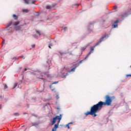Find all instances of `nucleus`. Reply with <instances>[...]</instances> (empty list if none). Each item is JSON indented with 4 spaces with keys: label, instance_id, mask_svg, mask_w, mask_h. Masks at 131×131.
Instances as JSON below:
<instances>
[{
    "label": "nucleus",
    "instance_id": "f257e3e1",
    "mask_svg": "<svg viewBox=\"0 0 131 131\" xmlns=\"http://www.w3.org/2000/svg\"><path fill=\"white\" fill-rule=\"evenodd\" d=\"M105 102L99 101L98 103L93 105L90 108V111H88L84 113V115L88 116V115H92L93 117H96L98 116L96 113L98 111L102 110L103 106H111L112 104V101L113 99H115V97H110L109 95L105 96Z\"/></svg>",
    "mask_w": 131,
    "mask_h": 131
},
{
    "label": "nucleus",
    "instance_id": "f03ea898",
    "mask_svg": "<svg viewBox=\"0 0 131 131\" xmlns=\"http://www.w3.org/2000/svg\"><path fill=\"white\" fill-rule=\"evenodd\" d=\"M57 119L58 120L57 124H55L56 123V121H57ZM61 119H62V115H60L59 116H56L55 117L53 118V120L52 121V125H54L55 124L54 127L52 128V131H57V129L59 127V123H60V121H61Z\"/></svg>",
    "mask_w": 131,
    "mask_h": 131
},
{
    "label": "nucleus",
    "instance_id": "7ed1b4c3",
    "mask_svg": "<svg viewBox=\"0 0 131 131\" xmlns=\"http://www.w3.org/2000/svg\"><path fill=\"white\" fill-rule=\"evenodd\" d=\"M107 35H108L107 34H105L104 36H103L102 37H101L99 40L98 41H97V43H95V45H94V48L95 47H97V46H99V45H100V43H101L103 40H104V38H106Z\"/></svg>",
    "mask_w": 131,
    "mask_h": 131
},
{
    "label": "nucleus",
    "instance_id": "20e7f679",
    "mask_svg": "<svg viewBox=\"0 0 131 131\" xmlns=\"http://www.w3.org/2000/svg\"><path fill=\"white\" fill-rule=\"evenodd\" d=\"M94 48H91V51L86 56V57L84 58V60H85L86 59H88V58H89L90 55H91V54H92V53H94Z\"/></svg>",
    "mask_w": 131,
    "mask_h": 131
},
{
    "label": "nucleus",
    "instance_id": "39448f33",
    "mask_svg": "<svg viewBox=\"0 0 131 131\" xmlns=\"http://www.w3.org/2000/svg\"><path fill=\"white\" fill-rule=\"evenodd\" d=\"M118 22H119L118 20H116L114 21V24L113 25L114 28H116V27H118V26L117 24H118Z\"/></svg>",
    "mask_w": 131,
    "mask_h": 131
},
{
    "label": "nucleus",
    "instance_id": "423d86ee",
    "mask_svg": "<svg viewBox=\"0 0 131 131\" xmlns=\"http://www.w3.org/2000/svg\"><path fill=\"white\" fill-rule=\"evenodd\" d=\"M127 15H131V6H130L129 9L127 12Z\"/></svg>",
    "mask_w": 131,
    "mask_h": 131
},
{
    "label": "nucleus",
    "instance_id": "0eeeda50",
    "mask_svg": "<svg viewBox=\"0 0 131 131\" xmlns=\"http://www.w3.org/2000/svg\"><path fill=\"white\" fill-rule=\"evenodd\" d=\"M46 8L47 10H51V9H52V7L50 5H47Z\"/></svg>",
    "mask_w": 131,
    "mask_h": 131
},
{
    "label": "nucleus",
    "instance_id": "6e6552de",
    "mask_svg": "<svg viewBox=\"0 0 131 131\" xmlns=\"http://www.w3.org/2000/svg\"><path fill=\"white\" fill-rule=\"evenodd\" d=\"M23 13H28V12H29V10H28V9H23Z\"/></svg>",
    "mask_w": 131,
    "mask_h": 131
},
{
    "label": "nucleus",
    "instance_id": "1a4fd4ad",
    "mask_svg": "<svg viewBox=\"0 0 131 131\" xmlns=\"http://www.w3.org/2000/svg\"><path fill=\"white\" fill-rule=\"evenodd\" d=\"M20 24V21H15L13 25H14V26H17V25H18V24Z\"/></svg>",
    "mask_w": 131,
    "mask_h": 131
},
{
    "label": "nucleus",
    "instance_id": "9d476101",
    "mask_svg": "<svg viewBox=\"0 0 131 131\" xmlns=\"http://www.w3.org/2000/svg\"><path fill=\"white\" fill-rule=\"evenodd\" d=\"M15 29L16 30L18 31V30H20V29H21V27L20 26H17L15 27Z\"/></svg>",
    "mask_w": 131,
    "mask_h": 131
},
{
    "label": "nucleus",
    "instance_id": "9b49d317",
    "mask_svg": "<svg viewBox=\"0 0 131 131\" xmlns=\"http://www.w3.org/2000/svg\"><path fill=\"white\" fill-rule=\"evenodd\" d=\"M38 125V123H34L32 124V126H37Z\"/></svg>",
    "mask_w": 131,
    "mask_h": 131
},
{
    "label": "nucleus",
    "instance_id": "f8f14e48",
    "mask_svg": "<svg viewBox=\"0 0 131 131\" xmlns=\"http://www.w3.org/2000/svg\"><path fill=\"white\" fill-rule=\"evenodd\" d=\"M13 18H15V20H17L18 19V17H17V15H16V14H13Z\"/></svg>",
    "mask_w": 131,
    "mask_h": 131
},
{
    "label": "nucleus",
    "instance_id": "ddd939ff",
    "mask_svg": "<svg viewBox=\"0 0 131 131\" xmlns=\"http://www.w3.org/2000/svg\"><path fill=\"white\" fill-rule=\"evenodd\" d=\"M11 25H12V21L9 22V23L7 24V27H10V26H11Z\"/></svg>",
    "mask_w": 131,
    "mask_h": 131
},
{
    "label": "nucleus",
    "instance_id": "4468645a",
    "mask_svg": "<svg viewBox=\"0 0 131 131\" xmlns=\"http://www.w3.org/2000/svg\"><path fill=\"white\" fill-rule=\"evenodd\" d=\"M25 1V4H27V5H28L29 4V0H24Z\"/></svg>",
    "mask_w": 131,
    "mask_h": 131
},
{
    "label": "nucleus",
    "instance_id": "2eb2a0df",
    "mask_svg": "<svg viewBox=\"0 0 131 131\" xmlns=\"http://www.w3.org/2000/svg\"><path fill=\"white\" fill-rule=\"evenodd\" d=\"M69 124H70V123H68L66 126V127H68V129H70V126H69Z\"/></svg>",
    "mask_w": 131,
    "mask_h": 131
},
{
    "label": "nucleus",
    "instance_id": "dca6fc26",
    "mask_svg": "<svg viewBox=\"0 0 131 131\" xmlns=\"http://www.w3.org/2000/svg\"><path fill=\"white\" fill-rule=\"evenodd\" d=\"M75 69H76V67H75V68L72 69L71 70V71H72V72H74V71H75Z\"/></svg>",
    "mask_w": 131,
    "mask_h": 131
},
{
    "label": "nucleus",
    "instance_id": "f3484780",
    "mask_svg": "<svg viewBox=\"0 0 131 131\" xmlns=\"http://www.w3.org/2000/svg\"><path fill=\"white\" fill-rule=\"evenodd\" d=\"M50 89H51V91H55V88H52V85H51L50 86Z\"/></svg>",
    "mask_w": 131,
    "mask_h": 131
},
{
    "label": "nucleus",
    "instance_id": "a211bd4d",
    "mask_svg": "<svg viewBox=\"0 0 131 131\" xmlns=\"http://www.w3.org/2000/svg\"><path fill=\"white\" fill-rule=\"evenodd\" d=\"M36 33L39 34V35H40V32L39 31L36 30Z\"/></svg>",
    "mask_w": 131,
    "mask_h": 131
},
{
    "label": "nucleus",
    "instance_id": "6ab92c4d",
    "mask_svg": "<svg viewBox=\"0 0 131 131\" xmlns=\"http://www.w3.org/2000/svg\"><path fill=\"white\" fill-rule=\"evenodd\" d=\"M4 88H5V89L6 90V89H8V85H7V84H5Z\"/></svg>",
    "mask_w": 131,
    "mask_h": 131
},
{
    "label": "nucleus",
    "instance_id": "aec40b11",
    "mask_svg": "<svg viewBox=\"0 0 131 131\" xmlns=\"http://www.w3.org/2000/svg\"><path fill=\"white\" fill-rule=\"evenodd\" d=\"M82 61H84V58L83 60H80V61H79V64H81V63H82Z\"/></svg>",
    "mask_w": 131,
    "mask_h": 131
},
{
    "label": "nucleus",
    "instance_id": "412c9836",
    "mask_svg": "<svg viewBox=\"0 0 131 131\" xmlns=\"http://www.w3.org/2000/svg\"><path fill=\"white\" fill-rule=\"evenodd\" d=\"M51 47H53V45H52L51 43L49 44V48H50V49H52V48H51Z\"/></svg>",
    "mask_w": 131,
    "mask_h": 131
},
{
    "label": "nucleus",
    "instance_id": "4be33fe9",
    "mask_svg": "<svg viewBox=\"0 0 131 131\" xmlns=\"http://www.w3.org/2000/svg\"><path fill=\"white\" fill-rule=\"evenodd\" d=\"M85 49H86V47H82L81 48V50H82V51H84L85 50Z\"/></svg>",
    "mask_w": 131,
    "mask_h": 131
},
{
    "label": "nucleus",
    "instance_id": "5701e85b",
    "mask_svg": "<svg viewBox=\"0 0 131 131\" xmlns=\"http://www.w3.org/2000/svg\"><path fill=\"white\" fill-rule=\"evenodd\" d=\"M58 81H55V82H54L53 83H52V84H57V83H58Z\"/></svg>",
    "mask_w": 131,
    "mask_h": 131
},
{
    "label": "nucleus",
    "instance_id": "b1692460",
    "mask_svg": "<svg viewBox=\"0 0 131 131\" xmlns=\"http://www.w3.org/2000/svg\"><path fill=\"white\" fill-rule=\"evenodd\" d=\"M14 115H15L16 116L19 115V114L18 113H15L14 114Z\"/></svg>",
    "mask_w": 131,
    "mask_h": 131
},
{
    "label": "nucleus",
    "instance_id": "393cba45",
    "mask_svg": "<svg viewBox=\"0 0 131 131\" xmlns=\"http://www.w3.org/2000/svg\"><path fill=\"white\" fill-rule=\"evenodd\" d=\"M116 9H117V6H115L114 7V10H116Z\"/></svg>",
    "mask_w": 131,
    "mask_h": 131
},
{
    "label": "nucleus",
    "instance_id": "a878e982",
    "mask_svg": "<svg viewBox=\"0 0 131 131\" xmlns=\"http://www.w3.org/2000/svg\"><path fill=\"white\" fill-rule=\"evenodd\" d=\"M17 87V83L14 84V86L13 89H15Z\"/></svg>",
    "mask_w": 131,
    "mask_h": 131
},
{
    "label": "nucleus",
    "instance_id": "bb28decb",
    "mask_svg": "<svg viewBox=\"0 0 131 131\" xmlns=\"http://www.w3.org/2000/svg\"><path fill=\"white\" fill-rule=\"evenodd\" d=\"M128 76L131 77V74L126 75L127 77H128Z\"/></svg>",
    "mask_w": 131,
    "mask_h": 131
},
{
    "label": "nucleus",
    "instance_id": "cd10ccee",
    "mask_svg": "<svg viewBox=\"0 0 131 131\" xmlns=\"http://www.w3.org/2000/svg\"><path fill=\"white\" fill-rule=\"evenodd\" d=\"M32 48H35V45H32Z\"/></svg>",
    "mask_w": 131,
    "mask_h": 131
},
{
    "label": "nucleus",
    "instance_id": "c85d7f7f",
    "mask_svg": "<svg viewBox=\"0 0 131 131\" xmlns=\"http://www.w3.org/2000/svg\"><path fill=\"white\" fill-rule=\"evenodd\" d=\"M35 2V1H32L31 4H34Z\"/></svg>",
    "mask_w": 131,
    "mask_h": 131
},
{
    "label": "nucleus",
    "instance_id": "c756f323",
    "mask_svg": "<svg viewBox=\"0 0 131 131\" xmlns=\"http://www.w3.org/2000/svg\"><path fill=\"white\" fill-rule=\"evenodd\" d=\"M57 110H59V109H60V107H57Z\"/></svg>",
    "mask_w": 131,
    "mask_h": 131
},
{
    "label": "nucleus",
    "instance_id": "7c9ffc66",
    "mask_svg": "<svg viewBox=\"0 0 131 131\" xmlns=\"http://www.w3.org/2000/svg\"><path fill=\"white\" fill-rule=\"evenodd\" d=\"M3 43H5V40H3Z\"/></svg>",
    "mask_w": 131,
    "mask_h": 131
},
{
    "label": "nucleus",
    "instance_id": "2f4dec72",
    "mask_svg": "<svg viewBox=\"0 0 131 131\" xmlns=\"http://www.w3.org/2000/svg\"><path fill=\"white\" fill-rule=\"evenodd\" d=\"M27 70V69H25L24 71H26Z\"/></svg>",
    "mask_w": 131,
    "mask_h": 131
},
{
    "label": "nucleus",
    "instance_id": "473e14b6",
    "mask_svg": "<svg viewBox=\"0 0 131 131\" xmlns=\"http://www.w3.org/2000/svg\"><path fill=\"white\" fill-rule=\"evenodd\" d=\"M0 109H2V105H0Z\"/></svg>",
    "mask_w": 131,
    "mask_h": 131
},
{
    "label": "nucleus",
    "instance_id": "72a5a7b5",
    "mask_svg": "<svg viewBox=\"0 0 131 131\" xmlns=\"http://www.w3.org/2000/svg\"><path fill=\"white\" fill-rule=\"evenodd\" d=\"M70 124H72V122L69 123Z\"/></svg>",
    "mask_w": 131,
    "mask_h": 131
},
{
    "label": "nucleus",
    "instance_id": "f704fd0d",
    "mask_svg": "<svg viewBox=\"0 0 131 131\" xmlns=\"http://www.w3.org/2000/svg\"><path fill=\"white\" fill-rule=\"evenodd\" d=\"M130 67L131 68V65H130Z\"/></svg>",
    "mask_w": 131,
    "mask_h": 131
}]
</instances>
